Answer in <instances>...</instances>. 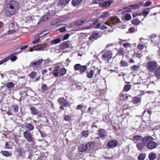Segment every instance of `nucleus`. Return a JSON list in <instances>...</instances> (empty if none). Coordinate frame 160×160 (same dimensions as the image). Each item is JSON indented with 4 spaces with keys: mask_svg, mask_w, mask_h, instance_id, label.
Instances as JSON below:
<instances>
[{
    "mask_svg": "<svg viewBox=\"0 0 160 160\" xmlns=\"http://www.w3.org/2000/svg\"><path fill=\"white\" fill-rule=\"evenodd\" d=\"M20 7V3L18 1L12 0L5 4L4 10L7 16L11 17L16 13Z\"/></svg>",
    "mask_w": 160,
    "mask_h": 160,
    "instance_id": "nucleus-1",
    "label": "nucleus"
},
{
    "mask_svg": "<svg viewBox=\"0 0 160 160\" xmlns=\"http://www.w3.org/2000/svg\"><path fill=\"white\" fill-rule=\"evenodd\" d=\"M154 139H155L151 136H147L146 138L144 140V142L140 151H142L145 147L149 150L155 148L158 144L157 142L153 141Z\"/></svg>",
    "mask_w": 160,
    "mask_h": 160,
    "instance_id": "nucleus-2",
    "label": "nucleus"
},
{
    "mask_svg": "<svg viewBox=\"0 0 160 160\" xmlns=\"http://www.w3.org/2000/svg\"><path fill=\"white\" fill-rule=\"evenodd\" d=\"M147 137V136L142 137V136L140 135H134L133 137V139L134 141H141V142H138L136 145L137 147L139 150L140 151L142 147L144 142H143L145 138H146Z\"/></svg>",
    "mask_w": 160,
    "mask_h": 160,
    "instance_id": "nucleus-3",
    "label": "nucleus"
},
{
    "mask_svg": "<svg viewBox=\"0 0 160 160\" xmlns=\"http://www.w3.org/2000/svg\"><path fill=\"white\" fill-rule=\"evenodd\" d=\"M101 53L102 55L101 59L104 61L108 62L112 58V54L110 50H104L101 52Z\"/></svg>",
    "mask_w": 160,
    "mask_h": 160,
    "instance_id": "nucleus-4",
    "label": "nucleus"
},
{
    "mask_svg": "<svg viewBox=\"0 0 160 160\" xmlns=\"http://www.w3.org/2000/svg\"><path fill=\"white\" fill-rule=\"evenodd\" d=\"M66 70L64 68H61L59 66H56L53 71V74L55 77L62 76L66 73Z\"/></svg>",
    "mask_w": 160,
    "mask_h": 160,
    "instance_id": "nucleus-5",
    "label": "nucleus"
},
{
    "mask_svg": "<svg viewBox=\"0 0 160 160\" xmlns=\"http://www.w3.org/2000/svg\"><path fill=\"white\" fill-rule=\"evenodd\" d=\"M158 65L155 61H149L146 66V68L150 72H153L156 69Z\"/></svg>",
    "mask_w": 160,
    "mask_h": 160,
    "instance_id": "nucleus-6",
    "label": "nucleus"
},
{
    "mask_svg": "<svg viewBox=\"0 0 160 160\" xmlns=\"http://www.w3.org/2000/svg\"><path fill=\"white\" fill-rule=\"evenodd\" d=\"M119 19L116 17H111L105 22L106 25L110 27H112L119 23Z\"/></svg>",
    "mask_w": 160,
    "mask_h": 160,
    "instance_id": "nucleus-7",
    "label": "nucleus"
},
{
    "mask_svg": "<svg viewBox=\"0 0 160 160\" xmlns=\"http://www.w3.org/2000/svg\"><path fill=\"white\" fill-rule=\"evenodd\" d=\"M75 71H78L80 74L85 72L87 69L88 67L87 65H82L80 64H76L74 66Z\"/></svg>",
    "mask_w": 160,
    "mask_h": 160,
    "instance_id": "nucleus-8",
    "label": "nucleus"
},
{
    "mask_svg": "<svg viewBox=\"0 0 160 160\" xmlns=\"http://www.w3.org/2000/svg\"><path fill=\"white\" fill-rule=\"evenodd\" d=\"M23 134L24 138L28 142H30L33 141L34 138L32 137V134H31L30 132L26 131L24 132Z\"/></svg>",
    "mask_w": 160,
    "mask_h": 160,
    "instance_id": "nucleus-9",
    "label": "nucleus"
},
{
    "mask_svg": "<svg viewBox=\"0 0 160 160\" xmlns=\"http://www.w3.org/2000/svg\"><path fill=\"white\" fill-rule=\"evenodd\" d=\"M58 101L60 105L63 106L64 107L67 108L69 106L68 101L64 98H59Z\"/></svg>",
    "mask_w": 160,
    "mask_h": 160,
    "instance_id": "nucleus-10",
    "label": "nucleus"
},
{
    "mask_svg": "<svg viewBox=\"0 0 160 160\" xmlns=\"http://www.w3.org/2000/svg\"><path fill=\"white\" fill-rule=\"evenodd\" d=\"M120 99L122 100H126L131 102H132L131 97L127 93H121L119 95Z\"/></svg>",
    "mask_w": 160,
    "mask_h": 160,
    "instance_id": "nucleus-11",
    "label": "nucleus"
},
{
    "mask_svg": "<svg viewBox=\"0 0 160 160\" xmlns=\"http://www.w3.org/2000/svg\"><path fill=\"white\" fill-rule=\"evenodd\" d=\"M17 58V57L16 56L13 55L11 54L9 56L6 57L0 61V65H1L4 62H7L8 60L10 59L12 61L14 62L15 61Z\"/></svg>",
    "mask_w": 160,
    "mask_h": 160,
    "instance_id": "nucleus-12",
    "label": "nucleus"
},
{
    "mask_svg": "<svg viewBox=\"0 0 160 160\" xmlns=\"http://www.w3.org/2000/svg\"><path fill=\"white\" fill-rule=\"evenodd\" d=\"M118 144V142L117 140L112 139L108 142L107 146L109 149L117 147Z\"/></svg>",
    "mask_w": 160,
    "mask_h": 160,
    "instance_id": "nucleus-13",
    "label": "nucleus"
},
{
    "mask_svg": "<svg viewBox=\"0 0 160 160\" xmlns=\"http://www.w3.org/2000/svg\"><path fill=\"white\" fill-rule=\"evenodd\" d=\"M42 61V59H39L36 62H32L30 64V67L35 68H38L40 67Z\"/></svg>",
    "mask_w": 160,
    "mask_h": 160,
    "instance_id": "nucleus-14",
    "label": "nucleus"
},
{
    "mask_svg": "<svg viewBox=\"0 0 160 160\" xmlns=\"http://www.w3.org/2000/svg\"><path fill=\"white\" fill-rule=\"evenodd\" d=\"M97 132L98 135L102 139H104L106 137L107 133L104 129H99Z\"/></svg>",
    "mask_w": 160,
    "mask_h": 160,
    "instance_id": "nucleus-15",
    "label": "nucleus"
},
{
    "mask_svg": "<svg viewBox=\"0 0 160 160\" xmlns=\"http://www.w3.org/2000/svg\"><path fill=\"white\" fill-rule=\"evenodd\" d=\"M113 2L112 0L106 1L100 3L99 6L101 8H107Z\"/></svg>",
    "mask_w": 160,
    "mask_h": 160,
    "instance_id": "nucleus-16",
    "label": "nucleus"
},
{
    "mask_svg": "<svg viewBox=\"0 0 160 160\" xmlns=\"http://www.w3.org/2000/svg\"><path fill=\"white\" fill-rule=\"evenodd\" d=\"M46 46L47 45L45 44H39L34 46L33 49L34 50H43Z\"/></svg>",
    "mask_w": 160,
    "mask_h": 160,
    "instance_id": "nucleus-17",
    "label": "nucleus"
},
{
    "mask_svg": "<svg viewBox=\"0 0 160 160\" xmlns=\"http://www.w3.org/2000/svg\"><path fill=\"white\" fill-rule=\"evenodd\" d=\"M70 0H59L57 4V6L63 7L66 6Z\"/></svg>",
    "mask_w": 160,
    "mask_h": 160,
    "instance_id": "nucleus-18",
    "label": "nucleus"
},
{
    "mask_svg": "<svg viewBox=\"0 0 160 160\" xmlns=\"http://www.w3.org/2000/svg\"><path fill=\"white\" fill-rule=\"evenodd\" d=\"M99 37V35L98 33L94 32L91 35L89 38V40L93 41L96 40Z\"/></svg>",
    "mask_w": 160,
    "mask_h": 160,
    "instance_id": "nucleus-19",
    "label": "nucleus"
},
{
    "mask_svg": "<svg viewBox=\"0 0 160 160\" xmlns=\"http://www.w3.org/2000/svg\"><path fill=\"white\" fill-rule=\"evenodd\" d=\"M30 108V110L31 112V113L33 115H36L38 113V110L34 107L32 105L29 106Z\"/></svg>",
    "mask_w": 160,
    "mask_h": 160,
    "instance_id": "nucleus-20",
    "label": "nucleus"
},
{
    "mask_svg": "<svg viewBox=\"0 0 160 160\" xmlns=\"http://www.w3.org/2000/svg\"><path fill=\"white\" fill-rule=\"evenodd\" d=\"M78 150L79 152H82L87 151L88 150V147L86 144H81Z\"/></svg>",
    "mask_w": 160,
    "mask_h": 160,
    "instance_id": "nucleus-21",
    "label": "nucleus"
},
{
    "mask_svg": "<svg viewBox=\"0 0 160 160\" xmlns=\"http://www.w3.org/2000/svg\"><path fill=\"white\" fill-rule=\"evenodd\" d=\"M142 40H144V39L142 38L139 39L140 42L142 43H143V44H139L137 46V48L139 51L142 50L145 47L144 45H145V44L144 43V42H143L142 41Z\"/></svg>",
    "mask_w": 160,
    "mask_h": 160,
    "instance_id": "nucleus-22",
    "label": "nucleus"
},
{
    "mask_svg": "<svg viewBox=\"0 0 160 160\" xmlns=\"http://www.w3.org/2000/svg\"><path fill=\"white\" fill-rule=\"evenodd\" d=\"M128 9V12H131V10L132 9H136L139 8V5L138 4L132 5L129 6L127 8Z\"/></svg>",
    "mask_w": 160,
    "mask_h": 160,
    "instance_id": "nucleus-23",
    "label": "nucleus"
},
{
    "mask_svg": "<svg viewBox=\"0 0 160 160\" xmlns=\"http://www.w3.org/2000/svg\"><path fill=\"white\" fill-rule=\"evenodd\" d=\"M0 152L2 155L6 157H10L12 156L11 152L7 151L2 150Z\"/></svg>",
    "mask_w": 160,
    "mask_h": 160,
    "instance_id": "nucleus-24",
    "label": "nucleus"
},
{
    "mask_svg": "<svg viewBox=\"0 0 160 160\" xmlns=\"http://www.w3.org/2000/svg\"><path fill=\"white\" fill-rule=\"evenodd\" d=\"M25 127L28 130L27 131H29V132L32 131L34 129L33 125L31 123H27L25 125Z\"/></svg>",
    "mask_w": 160,
    "mask_h": 160,
    "instance_id": "nucleus-25",
    "label": "nucleus"
},
{
    "mask_svg": "<svg viewBox=\"0 0 160 160\" xmlns=\"http://www.w3.org/2000/svg\"><path fill=\"white\" fill-rule=\"evenodd\" d=\"M140 66L137 65H132L130 67L131 71L132 72H135L139 70Z\"/></svg>",
    "mask_w": 160,
    "mask_h": 160,
    "instance_id": "nucleus-26",
    "label": "nucleus"
},
{
    "mask_svg": "<svg viewBox=\"0 0 160 160\" xmlns=\"http://www.w3.org/2000/svg\"><path fill=\"white\" fill-rule=\"evenodd\" d=\"M156 154L153 152L150 153L148 155V158L150 160H154L156 158Z\"/></svg>",
    "mask_w": 160,
    "mask_h": 160,
    "instance_id": "nucleus-27",
    "label": "nucleus"
},
{
    "mask_svg": "<svg viewBox=\"0 0 160 160\" xmlns=\"http://www.w3.org/2000/svg\"><path fill=\"white\" fill-rule=\"evenodd\" d=\"M68 42H64L60 44V46L62 49L66 48L69 47Z\"/></svg>",
    "mask_w": 160,
    "mask_h": 160,
    "instance_id": "nucleus-28",
    "label": "nucleus"
},
{
    "mask_svg": "<svg viewBox=\"0 0 160 160\" xmlns=\"http://www.w3.org/2000/svg\"><path fill=\"white\" fill-rule=\"evenodd\" d=\"M141 100V99L140 98L138 97H135L133 98L132 102L134 104H137L140 102Z\"/></svg>",
    "mask_w": 160,
    "mask_h": 160,
    "instance_id": "nucleus-29",
    "label": "nucleus"
},
{
    "mask_svg": "<svg viewBox=\"0 0 160 160\" xmlns=\"http://www.w3.org/2000/svg\"><path fill=\"white\" fill-rule=\"evenodd\" d=\"M101 24V23L99 22V21L98 20H96L95 22L93 23V26L95 28H100Z\"/></svg>",
    "mask_w": 160,
    "mask_h": 160,
    "instance_id": "nucleus-30",
    "label": "nucleus"
},
{
    "mask_svg": "<svg viewBox=\"0 0 160 160\" xmlns=\"http://www.w3.org/2000/svg\"><path fill=\"white\" fill-rule=\"evenodd\" d=\"M81 2L79 0H73L72 1V4L74 7L77 6Z\"/></svg>",
    "mask_w": 160,
    "mask_h": 160,
    "instance_id": "nucleus-31",
    "label": "nucleus"
},
{
    "mask_svg": "<svg viewBox=\"0 0 160 160\" xmlns=\"http://www.w3.org/2000/svg\"><path fill=\"white\" fill-rule=\"evenodd\" d=\"M12 108L13 112L15 113H17L18 111L19 107L17 104L13 105Z\"/></svg>",
    "mask_w": 160,
    "mask_h": 160,
    "instance_id": "nucleus-32",
    "label": "nucleus"
},
{
    "mask_svg": "<svg viewBox=\"0 0 160 160\" xmlns=\"http://www.w3.org/2000/svg\"><path fill=\"white\" fill-rule=\"evenodd\" d=\"M85 22V20H80L76 22L75 24V25L77 26H80L83 24Z\"/></svg>",
    "mask_w": 160,
    "mask_h": 160,
    "instance_id": "nucleus-33",
    "label": "nucleus"
},
{
    "mask_svg": "<svg viewBox=\"0 0 160 160\" xmlns=\"http://www.w3.org/2000/svg\"><path fill=\"white\" fill-rule=\"evenodd\" d=\"M146 154L144 153H141L139 154L138 157V160H143L145 158Z\"/></svg>",
    "mask_w": 160,
    "mask_h": 160,
    "instance_id": "nucleus-34",
    "label": "nucleus"
},
{
    "mask_svg": "<svg viewBox=\"0 0 160 160\" xmlns=\"http://www.w3.org/2000/svg\"><path fill=\"white\" fill-rule=\"evenodd\" d=\"M94 144L95 143L93 142H88L86 144L88 147V148L89 149L92 148L94 146Z\"/></svg>",
    "mask_w": 160,
    "mask_h": 160,
    "instance_id": "nucleus-35",
    "label": "nucleus"
},
{
    "mask_svg": "<svg viewBox=\"0 0 160 160\" xmlns=\"http://www.w3.org/2000/svg\"><path fill=\"white\" fill-rule=\"evenodd\" d=\"M42 37H39V34L38 36H36L35 37V40L32 42V43L34 44L38 43L40 40V38Z\"/></svg>",
    "mask_w": 160,
    "mask_h": 160,
    "instance_id": "nucleus-36",
    "label": "nucleus"
},
{
    "mask_svg": "<svg viewBox=\"0 0 160 160\" xmlns=\"http://www.w3.org/2000/svg\"><path fill=\"white\" fill-rule=\"evenodd\" d=\"M155 76L160 79V67L158 68L154 72Z\"/></svg>",
    "mask_w": 160,
    "mask_h": 160,
    "instance_id": "nucleus-37",
    "label": "nucleus"
},
{
    "mask_svg": "<svg viewBox=\"0 0 160 160\" xmlns=\"http://www.w3.org/2000/svg\"><path fill=\"white\" fill-rule=\"evenodd\" d=\"M42 92H45L48 89V87L47 85L45 84H43L41 88Z\"/></svg>",
    "mask_w": 160,
    "mask_h": 160,
    "instance_id": "nucleus-38",
    "label": "nucleus"
},
{
    "mask_svg": "<svg viewBox=\"0 0 160 160\" xmlns=\"http://www.w3.org/2000/svg\"><path fill=\"white\" fill-rule=\"evenodd\" d=\"M141 21L139 20L137 18L133 19L132 21V23L134 25H138L140 23Z\"/></svg>",
    "mask_w": 160,
    "mask_h": 160,
    "instance_id": "nucleus-39",
    "label": "nucleus"
},
{
    "mask_svg": "<svg viewBox=\"0 0 160 160\" xmlns=\"http://www.w3.org/2000/svg\"><path fill=\"white\" fill-rule=\"evenodd\" d=\"M14 84L13 82H9L7 83L6 85L5 86L8 88H11L14 87Z\"/></svg>",
    "mask_w": 160,
    "mask_h": 160,
    "instance_id": "nucleus-40",
    "label": "nucleus"
},
{
    "mask_svg": "<svg viewBox=\"0 0 160 160\" xmlns=\"http://www.w3.org/2000/svg\"><path fill=\"white\" fill-rule=\"evenodd\" d=\"M61 41L60 38H58L51 42L52 44H56L60 43Z\"/></svg>",
    "mask_w": 160,
    "mask_h": 160,
    "instance_id": "nucleus-41",
    "label": "nucleus"
},
{
    "mask_svg": "<svg viewBox=\"0 0 160 160\" xmlns=\"http://www.w3.org/2000/svg\"><path fill=\"white\" fill-rule=\"evenodd\" d=\"M120 66L122 67H125L128 65V63L125 61L122 60L120 62Z\"/></svg>",
    "mask_w": 160,
    "mask_h": 160,
    "instance_id": "nucleus-42",
    "label": "nucleus"
},
{
    "mask_svg": "<svg viewBox=\"0 0 160 160\" xmlns=\"http://www.w3.org/2000/svg\"><path fill=\"white\" fill-rule=\"evenodd\" d=\"M131 88L130 85H126L123 88V91L125 92H127Z\"/></svg>",
    "mask_w": 160,
    "mask_h": 160,
    "instance_id": "nucleus-43",
    "label": "nucleus"
},
{
    "mask_svg": "<svg viewBox=\"0 0 160 160\" xmlns=\"http://www.w3.org/2000/svg\"><path fill=\"white\" fill-rule=\"evenodd\" d=\"M93 75H94L93 71L92 70H91L89 72H88V74L87 75V76L88 78H92L93 77Z\"/></svg>",
    "mask_w": 160,
    "mask_h": 160,
    "instance_id": "nucleus-44",
    "label": "nucleus"
},
{
    "mask_svg": "<svg viewBox=\"0 0 160 160\" xmlns=\"http://www.w3.org/2000/svg\"><path fill=\"white\" fill-rule=\"evenodd\" d=\"M49 32L47 30H45L39 33V37H43L45 35H47Z\"/></svg>",
    "mask_w": 160,
    "mask_h": 160,
    "instance_id": "nucleus-45",
    "label": "nucleus"
},
{
    "mask_svg": "<svg viewBox=\"0 0 160 160\" xmlns=\"http://www.w3.org/2000/svg\"><path fill=\"white\" fill-rule=\"evenodd\" d=\"M82 134L83 137L86 138L89 135L88 131L87 130H83L82 132Z\"/></svg>",
    "mask_w": 160,
    "mask_h": 160,
    "instance_id": "nucleus-46",
    "label": "nucleus"
},
{
    "mask_svg": "<svg viewBox=\"0 0 160 160\" xmlns=\"http://www.w3.org/2000/svg\"><path fill=\"white\" fill-rule=\"evenodd\" d=\"M36 72L33 71L29 74V76L30 78L33 79L36 76Z\"/></svg>",
    "mask_w": 160,
    "mask_h": 160,
    "instance_id": "nucleus-47",
    "label": "nucleus"
},
{
    "mask_svg": "<svg viewBox=\"0 0 160 160\" xmlns=\"http://www.w3.org/2000/svg\"><path fill=\"white\" fill-rule=\"evenodd\" d=\"M134 55L136 58H138L139 59H140L143 56V55L141 53L138 52H135Z\"/></svg>",
    "mask_w": 160,
    "mask_h": 160,
    "instance_id": "nucleus-48",
    "label": "nucleus"
},
{
    "mask_svg": "<svg viewBox=\"0 0 160 160\" xmlns=\"http://www.w3.org/2000/svg\"><path fill=\"white\" fill-rule=\"evenodd\" d=\"M108 15V13L107 12H103L100 16V17L103 18H106Z\"/></svg>",
    "mask_w": 160,
    "mask_h": 160,
    "instance_id": "nucleus-49",
    "label": "nucleus"
},
{
    "mask_svg": "<svg viewBox=\"0 0 160 160\" xmlns=\"http://www.w3.org/2000/svg\"><path fill=\"white\" fill-rule=\"evenodd\" d=\"M124 51L123 49L121 48L118 52V54L120 56L123 55L124 54Z\"/></svg>",
    "mask_w": 160,
    "mask_h": 160,
    "instance_id": "nucleus-50",
    "label": "nucleus"
},
{
    "mask_svg": "<svg viewBox=\"0 0 160 160\" xmlns=\"http://www.w3.org/2000/svg\"><path fill=\"white\" fill-rule=\"evenodd\" d=\"M5 148H7L8 149H11V146L9 142H7L5 143Z\"/></svg>",
    "mask_w": 160,
    "mask_h": 160,
    "instance_id": "nucleus-51",
    "label": "nucleus"
},
{
    "mask_svg": "<svg viewBox=\"0 0 160 160\" xmlns=\"http://www.w3.org/2000/svg\"><path fill=\"white\" fill-rule=\"evenodd\" d=\"M149 9V8H148L147 10H144L142 12V14L144 17H146L147 15L149 13V11L148 10Z\"/></svg>",
    "mask_w": 160,
    "mask_h": 160,
    "instance_id": "nucleus-52",
    "label": "nucleus"
},
{
    "mask_svg": "<svg viewBox=\"0 0 160 160\" xmlns=\"http://www.w3.org/2000/svg\"><path fill=\"white\" fill-rule=\"evenodd\" d=\"M71 118V117L69 115H66L64 118V119L66 121H69Z\"/></svg>",
    "mask_w": 160,
    "mask_h": 160,
    "instance_id": "nucleus-53",
    "label": "nucleus"
},
{
    "mask_svg": "<svg viewBox=\"0 0 160 160\" xmlns=\"http://www.w3.org/2000/svg\"><path fill=\"white\" fill-rule=\"evenodd\" d=\"M131 15L128 14H126L124 17V19L126 20H129L131 19Z\"/></svg>",
    "mask_w": 160,
    "mask_h": 160,
    "instance_id": "nucleus-54",
    "label": "nucleus"
},
{
    "mask_svg": "<svg viewBox=\"0 0 160 160\" xmlns=\"http://www.w3.org/2000/svg\"><path fill=\"white\" fill-rule=\"evenodd\" d=\"M135 30V28L134 27H131L130 28L128 29V31L130 33H133V32Z\"/></svg>",
    "mask_w": 160,
    "mask_h": 160,
    "instance_id": "nucleus-55",
    "label": "nucleus"
},
{
    "mask_svg": "<svg viewBox=\"0 0 160 160\" xmlns=\"http://www.w3.org/2000/svg\"><path fill=\"white\" fill-rule=\"evenodd\" d=\"M84 108V106L82 105H78L76 108V109L77 110H82V109Z\"/></svg>",
    "mask_w": 160,
    "mask_h": 160,
    "instance_id": "nucleus-56",
    "label": "nucleus"
},
{
    "mask_svg": "<svg viewBox=\"0 0 160 160\" xmlns=\"http://www.w3.org/2000/svg\"><path fill=\"white\" fill-rule=\"evenodd\" d=\"M48 19V18L47 15H46L42 17L41 18V21H44Z\"/></svg>",
    "mask_w": 160,
    "mask_h": 160,
    "instance_id": "nucleus-57",
    "label": "nucleus"
},
{
    "mask_svg": "<svg viewBox=\"0 0 160 160\" xmlns=\"http://www.w3.org/2000/svg\"><path fill=\"white\" fill-rule=\"evenodd\" d=\"M151 4V2L150 1H148L144 4V6L147 7L150 6Z\"/></svg>",
    "mask_w": 160,
    "mask_h": 160,
    "instance_id": "nucleus-58",
    "label": "nucleus"
},
{
    "mask_svg": "<svg viewBox=\"0 0 160 160\" xmlns=\"http://www.w3.org/2000/svg\"><path fill=\"white\" fill-rule=\"evenodd\" d=\"M59 32H64L66 31V29L65 27H62L58 29Z\"/></svg>",
    "mask_w": 160,
    "mask_h": 160,
    "instance_id": "nucleus-59",
    "label": "nucleus"
},
{
    "mask_svg": "<svg viewBox=\"0 0 160 160\" xmlns=\"http://www.w3.org/2000/svg\"><path fill=\"white\" fill-rule=\"evenodd\" d=\"M69 36L70 35L69 34H66L63 36V39L62 40H64L68 39V38Z\"/></svg>",
    "mask_w": 160,
    "mask_h": 160,
    "instance_id": "nucleus-60",
    "label": "nucleus"
},
{
    "mask_svg": "<svg viewBox=\"0 0 160 160\" xmlns=\"http://www.w3.org/2000/svg\"><path fill=\"white\" fill-rule=\"evenodd\" d=\"M16 32V30L14 29H12L10 30H9L8 32V34H11L12 33H13Z\"/></svg>",
    "mask_w": 160,
    "mask_h": 160,
    "instance_id": "nucleus-61",
    "label": "nucleus"
},
{
    "mask_svg": "<svg viewBox=\"0 0 160 160\" xmlns=\"http://www.w3.org/2000/svg\"><path fill=\"white\" fill-rule=\"evenodd\" d=\"M130 45V44L128 42H126L125 43H124L123 44V46L125 48H127Z\"/></svg>",
    "mask_w": 160,
    "mask_h": 160,
    "instance_id": "nucleus-62",
    "label": "nucleus"
},
{
    "mask_svg": "<svg viewBox=\"0 0 160 160\" xmlns=\"http://www.w3.org/2000/svg\"><path fill=\"white\" fill-rule=\"evenodd\" d=\"M146 111H147V112L150 115L151 114L152 112L151 110H146L143 112V115L146 112Z\"/></svg>",
    "mask_w": 160,
    "mask_h": 160,
    "instance_id": "nucleus-63",
    "label": "nucleus"
},
{
    "mask_svg": "<svg viewBox=\"0 0 160 160\" xmlns=\"http://www.w3.org/2000/svg\"><path fill=\"white\" fill-rule=\"evenodd\" d=\"M107 28V27L105 25H102L101 27H100V28L104 30V29H106Z\"/></svg>",
    "mask_w": 160,
    "mask_h": 160,
    "instance_id": "nucleus-64",
    "label": "nucleus"
}]
</instances>
